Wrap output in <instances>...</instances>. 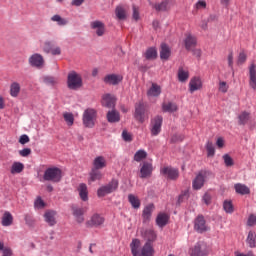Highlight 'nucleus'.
<instances>
[{
    "label": "nucleus",
    "mask_w": 256,
    "mask_h": 256,
    "mask_svg": "<svg viewBox=\"0 0 256 256\" xmlns=\"http://www.w3.org/2000/svg\"><path fill=\"white\" fill-rule=\"evenodd\" d=\"M161 175L165 177L166 179H170L172 181H175V179L179 178V170L171 167V166H164L160 170Z\"/></svg>",
    "instance_id": "0eeeda50"
},
{
    "label": "nucleus",
    "mask_w": 256,
    "mask_h": 256,
    "mask_svg": "<svg viewBox=\"0 0 256 256\" xmlns=\"http://www.w3.org/2000/svg\"><path fill=\"white\" fill-rule=\"evenodd\" d=\"M19 93H21V85L18 82H13L10 85L11 97H19Z\"/></svg>",
    "instance_id": "4c0bfd02"
},
{
    "label": "nucleus",
    "mask_w": 256,
    "mask_h": 256,
    "mask_svg": "<svg viewBox=\"0 0 256 256\" xmlns=\"http://www.w3.org/2000/svg\"><path fill=\"white\" fill-rule=\"evenodd\" d=\"M43 51H45V53H51V55H61V48L58 46H55L51 42L44 43Z\"/></svg>",
    "instance_id": "a211bd4d"
},
{
    "label": "nucleus",
    "mask_w": 256,
    "mask_h": 256,
    "mask_svg": "<svg viewBox=\"0 0 256 256\" xmlns=\"http://www.w3.org/2000/svg\"><path fill=\"white\" fill-rule=\"evenodd\" d=\"M123 81V76L119 74H110L104 78V82L108 83L109 85H118Z\"/></svg>",
    "instance_id": "412c9836"
},
{
    "label": "nucleus",
    "mask_w": 256,
    "mask_h": 256,
    "mask_svg": "<svg viewBox=\"0 0 256 256\" xmlns=\"http://www.w3.org/2000/svg\"><path fill=\"white\" fill-rule=\"evenodd\" d=\"M130 249L133 256H154L155 249L153 245L149 242H146L141 248V240L133 239L130 243Z\"/></svg>",
    "instance_id": "f257e3e1"
},
{
    "label": "nucleus",
    "mask_w": 256,
    "mask_h": 256,
    "mask_svg": "<svg viewBox=\"0 0 256 256\" xmlns=\"http://www.w3.org/2000/svg\"><path fill=\"white\" fill-rule=\"evenodd\" d=\"M216 146L218 149H223V147H225V139L223 137H218L216 140Z\"/></svg>",
    "instance_id": "13d9d810"
},
{
    "label": "nucleus",
    "mask_w": 256,
    "mask_h": 256,
    "mask_svg": "<svg viewBox=\"0 0 256 256\" xmlns=\"http://www.w3.org/2000/svg\"><path fill=\"white\" fill-rule=\"evenodd\" d=\"M57 212L53 211V210H48L45 212L44 214V219L45 221L48 223V225H50L51 227H53V225H56L57 220Z\"/></svg>",
    "instance_id": "5701e85b"
},
{
    "label": "nucleus",
    "mask_w": 256,
    "mask_h": 256,
    "mask_svg": "<svg viewBox=\"0 0 256 256\" xmlns=\"http://www.w3.org/2000/svg\"><path fill=\"white\" fill-rule=\"evenodd\" d=\"M205 177H207V172H199V174L195 177L192 182V188L195 191H199L205 185Z\"/></svg>",
    "instance_id": "9b49d317"
},
{
    "label": "nucleus",
    "mask_w": 256,
    "mask_h": 256,
    "mask_svg": "<svg viewBox=\"0 0 256 256\" xmlns=\"http://www.w3.org/2000/svg\"><path fill=\"white\" fill-rule=\"evenodd\" d=\"M144 57L149 61L153 59H157V48L155 47L148 48L144 54Z\"/></svg>",
    "instance_id": "79ce46f5"
},
{
    "label": "nucleus",
    "mask_w": 256,
    "mask_h": 256,
    "mask_svg": "<svg viewBox=\"0 0 256 256\" xmlns=\"http://www.w3.org/2000/svg\"><path fill=\"white\" fill-rule=\"evenodd\" d=\"M23 169H25V165L21 162H14L10 168V173L12 175H17L19 173H23Z\"/></svg>",
    "instance_id": "72a5a7b5"
},
{
    "label": "nucleus",
    "mask_w": 256,
    "mask_h": 256,
    "mask_svg": "<svg viewBox=\"0 0 256 256\" xmlns=\"http://www.w3.org/2000/svg\"><path fill=\"white\" fill-rule=\"evenodd\" d=\"M167 223H169V215L166 213L158 214L156 218V225H158V227H165Z\"/></svg>",
    "instance_id": "7c9ffc66"
},
{
    "label": "nucleus",
    "mask_w": 256,
    "mask_h": 256,
    "mask_svg": "<svg viewBox=\"0 0 256 256\" xmlns=\"http://www.w3.org/2000/svg\"><path fill=\"white\" fill-rule=\"evenodd\" d=\"M251 121V113L242 111L238 114V123L240 125H247Z\"/></svg>",
    "instance_id": "c756f323"
},
{
    "label": "nucleus",
    "mask_w": 256,
    "mask_h": 256,
    "mask_svg": "<svg viewBox=\"0 0 256 256\" xmlns=\"http://www.w3.org/2000/svg\"><path fill=\"white\" fill-rule=\"evenodd\" d=\"M203 201H204V203H206V205H209V203H211V195H209L207 193L204 194Z\"/></svg>",
    "instance_id": "69168bd1"
},
{
    "label": "nucleus",
    "mask_w": 256,
    "mask_h": 256,
    "mask_svg": "<svg viewBox=\"0 0 256 256\" xmlns=\"http://www.w3.org/2000/svg\"><path fill=\"white\" fill-rule=\"evenodd\" d=\"M72 211L78 223H83V221H85V218L83 217L85 210H83V208L73 207Z\"/></svg>",
    "instance_id": "473e14b6"
},
{
    "label": "nucleus",
    "mask_w": 256,
    "mask_h": 256,
    "mask_svg": "<svg viewBox=\"0 0 256 256\" xmlns=\"http://www.w3.org/2000/svg\"><path fill=\"white\" fill-rule=\"evenodd\" d=\"M122 138L124 141L128 143L133 141V137L131 136V133L127 132L126 130L122 132Z\"/></svg>",
    "instance_id": "6e6d98bb"
},
{
    "label": "nucleus",
    "mask_w": 256,
    "mask_h": 256,
    "mask_svg": "<svg viewBox=\"0 0 256 256\" xmlns=\"http://www.w3.org/2000/svg\"><path fill=\"white\" fill-rule=\"evenodd\" d=\"M77 191L79 193L81 201H89V190L87 189V184H79Z\"/></svg>",
    "instance_id": "4be33fe9"
},
{
    "label": "nucleus",
    "mask_w": 256,
    "mask_h": 256,
    "mask_svg": "<svg viewBox=\"0 0 256 256\" xmlns=\"http://www.w3.org/2000/svg\"><path fill=\"white\" fill-rule=\"evenodd\" d=\"M44 83H46L47 85H56V83H58V80L53 76H46L44 77Z\"/></svg>",
    "instance_id": "864d4df0"
},
{
    "label": "nucleus",
    "mask_w": 256,
    "mask_h": 256,
    "mask_svg": "<svg viewBox=\"0 0 256 256\" xmlns=\"http://www.w3.org/2000/svg\"><path fill=\"white\" fill-rule=\"evenodd\" d=\"M19 155L21 157H29V155H31V149L30 148H24V149L19 151Z\"/></svg>",
    "instance_id": "bf43d9fd"
},
{
    "label": "nucleus",
    "mask_w": 256,
    "mask_h": 256,
    "mask_svg": "<svg viewBox=\"0 0 256 256\" xmlns=\"http://www.w3.org/2000/svg\"><path fill=\"white\" fill-rule=\"evenodd\" d=\"M171 57V48L167 44H161L160 59L167 61Z\"/></svg>",
    "instance_id": "2f4dec72"
},
{
    "label": "nucleus",
    "mask_w": 256,
    "mask_h": 256,
    "mask_svg": "<svg viewBox=\"0 0 256 256\" xmlns=\"http://www.w3.org/2000/svg\"><path fill=\"white\" fill-rule=\"evenodd\" d=\"M35 209H43L45 207V202L41 197H38L36 201L34 202Z\"/></svg>",
    "instance_id": "5fc2aeb1"
},
{
    "label": "nucleus",
    "mask_w": 256,
    "mask_h": 256,
    "mask_svg": "<svg viewBox=\"0 0 256 256\" xmlns=\"http://www.w3.org/2000/svg\"><path fill=\"white\" fill-rule=\"evenodd\" d=\"M224 207V211H226V213H233L234 209H233V203L231 201H224L223 204Z\"/></svg>",
    "instance_id": "603ef678"
},
{
    "label": "nucleus",
    "mask_w": 256,
    "mask_h": 256,
    "mask_svg": "<svg viewBox=\"0 0 256 256\" xmlns=\"http://www.w3.org/2000/svg\"><path fill=\"white\" fill-rule=\"evenodd\" d=\"M194 231H197V233H205V231H209V227L207 226V222L205 221V217H203V215H199L195 218Z\"/></svg>",
    "instance_id": "6e6552de"
},
{
    "label": "nucleus",
    "mask_w": 256,
    "mask_h": 256,
    "mask_svg": "<svg viewBox=\"0 0 256 256\" xmlns=\"http://www.w3.org/2000/svg\"><path fill=\"white\" fill-rule=\"evenodd\" d=\"M162 109L165 113H175V111H177V104L166 102L163 103Z\"/></svg>",
    "instance_id": "a19ab883"
},
{
    "label": "nucleus",
    "mask_w": 256,
    "mask_h": 256,
    "mask_svg": "<svg viewBox=\"0 0 256 256\" xmlns=\"http://www.w3.org/2000/svg\"><path fill=\"white\" fill-rule=\"evenodd\" d=\"M175 6V1L165 0L161 3L155 4L153 7L156 11H170Z\"/></svg>",
    "instance_id": "2eb2a0df"
},
{
    "label": "nucleus",
    "mask_w": 256,
    "mask_h": 256,
    "mask_svg": "<svg viewBox=\"0 0 256 256\" xmlns=\"http://www.w3.org/2000/svg\"><path fill=\"white\" fill-rule=\"evenodd\" d=\"M203 89V80L201 77L194 76L190 79L188 84V91L190 93H195V91H201Z\"/></svg>",
    "instance_id": "1a4fd4ad"
},
{
    "label": "nucleus",
    "mask_w": 256,
    "mask_h": 256,
    "mask_svg": "<svg viewBox=\"0 0 256 256\" xmlns=\"http://www.w3.org/2000/svg\"><path fill=\"white\" fill-rule=\"evenodd\" d=\"M116 17L120 21H125L127 19V10L123 6H118L115 10Z\"/></svg>",
    "instance_id": "ea45409f"
},
{
    "label": "nucleus",
    "mask_w": 256,
    "mask_h": 256,
    "mask_svg": "<svg viewBox=\"0 0 256 256\" xmlns=\"http://www.w3.org/2000/svg\"><path fill=\"white\" fill-rule=\"evenodd\" d=\"M133 19H135V21L139 19V10L135 7H133Z\"/></svg>",
    "instance_id": "338daca9"
},
{
    "label": "nucleus",
    "mask_w": 256,
    "mask_h": 256,
    "mask_svg": "<svg viewBox=\"0 0 256 256\" xmlns=\"http://www.w3.org/2000/svg\"><path fill=\"white\" fill-rule=\"evenodd\" d=\"M206 151L208 157H213L215 155V146H213V142L208 141L206 143Z\"/></svg>",
    "instance_id": "de8ad7c7"
},
{
    "label": "nucleus",
    "mask_w": 256,
    "mask_h": 256,
    "mask_svg": "<svg viewBox=\"0 0 256 256\" xmlns=\"http://www.w3.org/2000/svg\"><path fill=\"white\" fill-rule=\"evenodd\" d=\"M185 47L188 51H191L195 45H197V38L191 34H186V39L184 41Z\"/></svg>",
    "instance_id": "c85d7f7f"
},
{
    "label": "nucleus",
    "mask_w": 256,
    "mask_h": 256,
    "mask_svg": "<svg viewBox=\"0 0 256 256\" xmlns=\"http://www.w3.org/2000/svg\"><path fill=\"white\" fill-rule=\"evenodd\" d=\"M234 189L236 193H238L239 195H249V193H251V191L249 190V187L241 183L235 184Z\"/></svg>",
    "instance_id": "f704fd0d"
},
{
    "label": "nucleus",
    "mask_w": 256,
    "mask_h": 256,
    "mask_svg": "<svg viewBox=\"0 0 256 256\" xmlns=\"http://www.w3.org/2000/svg\"><path fill=\"white\" fill-rule=\"evenodd\" d=\"M128 201L133 209H139V207H141V200L133 194L128 195Z\"/></svg>",
    "instance_id": "58836bf2"
},
{
    "label": "nucleus",
    "mask_w": 256,
    "mask_h": 256,
    "mask_svg": "<svg viewBox=\"0 0 256 256\" xmlns=\"http://www.w3.org/2000/svg\"><path fill=\"white\" fill-rule=\"evenodd\" d=\"M249 85L251 89L256 91V65L255 63H252L249 66Z\"/></svg>",
    "instance_id": "6ab92c4d"
},
{
    "label": "nucleus",
    "mask_w": 256,
    "mask_h": 256,
    "mask_svg": "<svg viewBox=\"0 0 256 256\" xmlns=\"http://www.w3.org/2000/svg\"><path fill=\"white\" fill-rule=\"evenodd\" d=\"M248 225L249 227H253V225H256V216L251 214L248 218Z\"/></svg>",
    "instance_id": "680f3d73"
},
{
    "label": "nucleus",
    "mask_w": 256,
    "mask_h": 256,
    "mask_svg": "<svg viewBox=\"0 0 256 256\" xmlns=\"http://www.w3.org/2000/svg\"><path fill=\"white\" fill-rule=\"evenodd\" d=\"M147 158V152L145 150H138L134 155V161L137 163L143 161V159Z\"/></svg>",
    "instance_id": "49530a36"
},
{
    "label": "nucleus",
    "mask_w": 256,
    "mask_h": 256,
    "mask_svg": "<svg viewBox=\"0 0 256 256\" xmlns=\"http://www.w3.org/2000/svg\"><path fill=\"white\" fill-rule=\"evenodd\" d=\"M148 97H159L161 95V86L157 83H152L147 91Z\"/></svg>",
    "instance_id": "bb28decb"
},
{
    "label": "nucleus",
    "mask_w": 256,
    "mask_h": 256,
    "mask_svg": "<svg viewBox=\"0 0 256 256\" xmlns=\"http://www.w3.org/2000/svg\"><path fill=\"white\" fill-rule=\"evenodd\" d=\"M134 117L136 121H139V123H145V104L142 102L136 104Z\"/></svg>",
    "instance_id": "f8f14e48"
},
{
    "label": "nucleus",
    "mask_w": 256,
    "mask_h": 256,
    "mask_svg": "<svg viewBox=\"0 0 256 256\" xmlns=\"http://www.w3.org/2000/svg\"><path fill=\"white\" fill-rule=\"evenodd\" d=\"M185 199H189V190H185L182 192V194L179 196V201H183Z\"/></svg>",
    "instance_id": "0e129e2a"
},
{
    "label": "nucleus",
    "mask_w": 256,
    "mask_h": 256,
    "mask_svg": "<svg viewBox=\"0 0 256 256\" xmlns=\"http://www.w3.org/2000/svg\"><path fill=\"white\" fill-rule=\"evenodd\" d=\"M103 178V174L101 173L100 170L92 168V171L90 172V177L88 179L89 185L94 183V181H101Z\"/></svg>",
    "instance_id": "a878e982"
},
{
    "label": "nucleus",
    "mask_w": 256,
    "mask_h": 256,
    "mask_svg": "<svg viewBox=\"0 0 256 256\" xmlns=\"http://www.w3.org/2000/svg\"><path fill=\"white\" fill-rule=\"evenodd\" d=\"M247 61V54L245 52H241L238 56V65H243Z\"/></svg>",
    "instance_id": "4d7b16f0"
},
{
    "label": "nucleus",
    "mask_w": 256,
    "mask_h": 256,
    "mask_svg": "<svg viewBox=\"0 0 256 256\" xmlns=\"http://www.w3.org/2000/svg\"><path fill=\"white\" fill-rule=\"evenodd\" d=\"M2 227H11L13 225V214L9 211H5L1 217Z\"/></svg>",
    "instance_id": "b1692460"
},
{
    "label": "nucleus",
    "mask_w": 256,
    "mask_h": 256,
    "mask_svg": "<svg viewBox=\"0 0 256 256\" xmlns=\"http://www.w3.org/2000/svg\"><path fill=\"white\" fill-rule=\"evenodd\" d=\"M82 121L84 127L93 129V127H95V123H97V110L93 108H87L83 113Z\"/></svg>",
    "instance_id": "f03ea898"
},
{
    "label": "nucleus",
    "mask_w": 256,
    "mask_h": 256,
    "mask_svg": "<svg viewBox=\"0 0 256 256\" xmlns=\"http://www.w3.org/2000/svg\"><path fill=\"white\" fill-rule=\"evenodd\" d=\"M154 209H155V205H153V204H148L144 208L143 214H142L144 221H149V219H151V215H152Z\"/></svg>",
    "instance_id": "c9c22d12"
},
{
    "label": "nucleus",
    "mask_w": 256,
    "mask_h": 256,
    "mask_svg": "<svg viewBox=\"0 0 256 256\" xmlns=\"http://www.w3.org/2000/svg\"><path fill=\"white\" fill-rule=\"evenodd\" d=\"M63 117H64V121L68 125V127H73V124L75 123V117L73 116V113L64 112Z\"/></svg>",
    "instance_id": "37998d69"
},
{
    "label": "nucleus",
    "mask_w": 256,
    "mask_h": 256,
    "mask_svg": "<svg viewBox=\"0 0 256 256\" xmlns=\"http://www.w3.org/2000/svg\"><path fill=\"white\" fill-rule=\"evenodd\" d=\"M153 173V164L149 162H144L140 169V177L146 179V177H151Z\"/></svg>",
    "instance_id": "dca6fc26"
},
{
    "label": "nucleus",
    "mask_w": 256,
    "mask_h": 256,
    "mask_svg": "<svg viewBox=\"0 0 256 256\" xmlns=\"http://www.w3.org/2000/svg\"><path fill=\"white\" fill-rule=\"evenodd\" d=\"M246 242L249 245V247H251V248L255 247V244H256V234H255V232L250 231L248 233Z\"/></svg>",
    "instance_id": "a18cd8bd"
},
{
    "label": "nucleus",
    "mask_w": 256,
    "mask_h": 256,
    "mask_svg": "<svg viewBox=\"0 0 256 256\" xmlns=\"http://www.w3.org/2000/svg\"><path fill=\"white\" fill-rule=\"evenodd\" d=\"M118 187H119V181L113 179L110 183L100 187L97 190V195L98 197H105L106 195H109L117 191Z\"/></svg>",
    "instance_id": "39448f33"
},
{
    "label": "nucleus",
    "mask_w": 256,
    "mask_h": 256,
    "mask_svg": "<svg viewBox=\"0 0 256 256\" xmlns=\"http://www.w3.org/2000/svg\"><path fill=\"white\" fill-rule=\"evenodd\" d=\"M177 77H178V81H180V83L187 82V80L189 79V70L184 67H179Z\"/></svg>",
    "instance_id": "cd10ccee"
},
{
    "label": "nucleus",
    "mask_w": 256,
    "mask_h": 256,
    "mask_svg": "<svg viewBox=\"0 0 256 256\" xmlns=\"http://www.w3.org/2000/svg\"><path fill=\"white\" fill-rule=\"evenodd\" d=\"M67 85L72 91H77L83 87V78L79 73L72 71L68 74Z\"/></svg>",
    "instance_id": "7ed1b4c3"
},
{
    "label": "nucleus",
    "mask_w": 256,
    "mask_h": 256,
    "mask_svg": "<svg viewBox=\"0 0 256 256\" xmlns=\"http://www.w3.org/2000/svg\"><path fill=\"white\" fill-rule=\"evenodd\" d=\"M19 143H21V145H25V144L29 143V136H27L25 134L20 136Z\"/></svg>",
    "instance_id": "e2e57ef3"
},
{
    "label": "nucleus",
    "mask_w": 256,
    "mask_h": 256,
    "mask_svg": "<svg viewBox=\"0 0 256 256\" xmlns=\"http://www.w3.org/2000/svg\"><path fill=\"white\" fill-rule=\"evenodd\" d=\"M223 161H224L226 167H233V165H235L233 158L231 156H229V154L223 155Z\"/></svg>",
    "instance_id": "8fccbe9b"
},
{
    "label": "nucleus",
    "mask_w": 256,
    "mask_h": 256,
    "mask_svg": "<svg viewBox=\"0 0 256 256\" xmlns=\"http://www.w3.org/2000/svg\"><path fill=\"white\" fill-rule=\"evenodd\" d=\"M105 223V218L98 213L93 214L86 222V227H101Z\"/></svg>",
    "instance_id": "9d476101"
},
{
    "label": "nucleus",
    "mask_w": 256,
    "mask_h": 256,
    "mask_svg": "<svg viewBox=\"0 0 256 256\" xmlns=\"http://www.w3.org/2000/svg\"><path fill=\"white\" fill-rule=\"evenodd\" d=\"M102 105L103 107H107L108 109L115 107V96L111 94H105L102 97Z\"/></svg>",
    "instance_id": "393cba45"
},
{
    "label": "nucleus",
    "mask_w": 256,
    "mask_h": 256,
    "mask_svg": "<svg viewBox=\"0 0 256 256\" xmlns=\"http://www.w3.org/2000/svg\"><path fill=\"white\" fill-rule=\"evenodd\" d=\"M92 165L93 169H98L101 171V169H105V167H107V159L104 156H97L94 158Z\"/></svg>",
    "instance_id": "aec40b11"
},
{
    "label": "nucleus",
    "mask_w": 256,
    "mask_h": 256,
    "mask_svg": "<svg viewBox=\"0 0 256 256\" xmlns=\"http://www.w3.org/2000/svg\"><path fill=\"white\" fill-rule=\"evenodd\" d=\"M211 249L207 246L204 241L197 242L190 250V256H208Z\"/></svg>",
    "instance_id": "20e7f679"
},
{
    "label": "nucleus",
    "mask_w": 256,
    "mask_h": 256,
    "mask_svg": "<svg viewBox=\"0 0 256 256\" xmlns=\"http://www.w3.org/2000/svg\"><path fill=\"white\" fill-rule=\"evenodd\" d=\"M218 91L220 93H227V91H229V84H227V82H225V81H219Z\"/></svg>",
    "instance_id": "09e8293b"
},
{
    "label": "nucleus",
    "mask_w": 256,
    "mask_h": 256,
    "mask_svg": "<svg viewBox=\"0 0 256 256\" xmlns=\"http://www.w3.org/2000/svg\"><path fill=\"white\" fill-rule=\"evenodd\" d=\"M91 29L95 31L98 37H103L105 35V24L99 20L93 21L90 24Z\"/></svg>",
    "instance_id": "4468645a"
},
{
    "label": "nucleus",
    "mask_w": 256,
    "mask_h": 256,
    "mask_svg": "<svg viewBox=\"0 0 256 256\" xmlns=\"http://www.w3.org/2000/svg\"><path fill=\"white\" fill-rule=\"evenodd\" d=\"M196 9H205V7H207V2H205V0H199L196 4H195Z\"/></svg>",
    "instance_id": "052dcab7"
},
{
    "label": "nucleus",
    "mask_w": 256,
    "mask_h": 256,
    "mask_svg": "<svg viewBox=\"0 0 256 256\" xmlns=\"http://www.w3.org/2000/svg\"><path fill=\"white\" fill-rule=\"evenodd\" d=\"M44 181H52L53 183H59L61 181V169L59 168H48L44 172Z\"/></svg>",
    "instance_id": "423d86ee"
},
{
    "label": "nucleus",
    "mask_w": 256,
    "mask_h": 256,
    "mask_svg": "<svg viewBox=\"0 0 256 256\" xmlns=\"http://www.w3.org/2000/svg\"><path fill=\"white\" fill-rule=\"evenodd\" d=\"M228 65L229 67L233 68V53L228 55Z\"/></svg>",
    "instance_id": "774afa93"
},
{
    "label": "nucleus",
    "mask_w": 256,
    "mask_h": 256,
    "mask_svg": "<svg viewBox=\"0 0 256 256\" xmlns=\"http://www.w3.org/2000/svg\"><path fill=\"white\" fill-rule=\"evenodd\" d=\"M145 238L147 239V243H150L153 245V241L157 239V234L155 233V230L150 229L146 231Z\"/></svg>",
    "instance_id": "c03bdc74"
},
{
    "label": "nucleus",
    "mask_w": 256,
    "mask_h": 256,
    "mask_svg": "<svg viewBox=\"0 0 256 256\" xmlns=\"http://www.w3.org/2000/svg\"><path fill=\"white\" fill-rule=\"evenodd\" d=\"M51 19L58 23V25H67V20L65 18H61L59 15H54Z\"/></svg>",
    "instance_id": "3c124183"
},
{
    "label": "nucleus",
    "mask_w": 256,
    "mask_h": 256,
    "mask_svg": "<svg viewBox=\"0 0 256 256\" xmlns=\"http://www.w3.org/2000/svg\"><path fill=\"white\" fill-rule=\"evenodd\" d=\"M107 119L109 123H118V121H121V116L119 115V112L112 110L107 113Z\"/></svg>",
    "instance_id": "e433bc0d"
},
{
    "label": "nucleus",
    "mask_w": 256,
    "mask_h": 256,
    "mask_svg": "<svg viewBox=\"0 0 256 256\" xmlns=\"http://www.w3.org/2000/svg\"><path fill=\"white\" fill-rule=\"evenodd\" d=\"M29 63L32 67H37L38 69H41L43 65L45 64V61L43 60V56L40 54H33L29 58Z\"/></svg>",
    "instance_id": "f3484780"
},
{
    "label": "nucleus",
    "mask_w": 256,
    "mask_h": 256,
    "mask_svg": "<svg viewBox=\"0 0 256 256\" xmlns=\"http://www.w3.org/2000/svg\"><path fill=\"white\" fill-rule=\"evenodd\" d=\"M163 125V117L156 116L151 121V134L154 136H157L159 133H161V126Z\"/></svg>",
    "instance_id": "ddd939ff"
}]
</instances>
